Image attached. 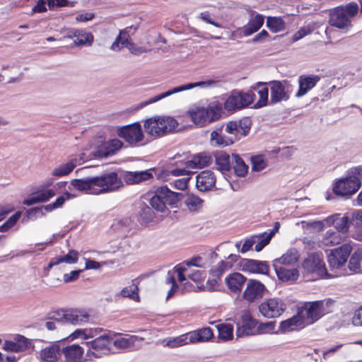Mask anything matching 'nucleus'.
<instances>
[{"label": "nucleus", "instance_id": "obj_1", "mask_svg": "<svg viewBox=\"0 0 362 362\" xmlns=\"http://www.w3.org/2000/svg\"><path fill=\"white\" fill-rule=\"evenodd\" d=\"M72 336L74 338L81 337L84 339L95 338L93 340L81 343L86 346V356L90 360L107 354L112 344V336L110 332L100 327L89 329H78L72 333Z\"/></svg>", "mask_w": 362, "mask_h": 362}, {"label": "nucleus", "instance_id": "obj_2", "mask_svg": "<svg viewBox=\"0 0 362 362\" xmlns=\"http://www.w3.org/2000/svg\"><path fill=\"white\" fill-rule=\"evenodd\" d=\"M223 112V105L218 100L209 103L206 107L194 106L189 108L187 115L197 125L203 127L218 120Z\"/></svg>", "mask_w": 362, "mask_h": 362}, {"label": "nucleus", "instance_id": "obj_3", "mask_svg": "<svg viewBox=\"0 0 362 362\" xmlns=\"http://www.w3.org/2000/svg\"><path fill=\"white\" fill-rule=\"evenodd\" d=\"M183 198L182 193L175 192L166 186H161L156 189L154 195L150 199V204L155 210L166 213L169 211L168 206L177 208Z\"/></svg>", "mask_w": 362, "mask_h": 362}, {"label": "nucleus", "instance_id": "obj_4", "mask_svg": "<svg viewBox=\"0 0 362 362\" xmlns=\"http://www.w3.org/2000/svg\"><path fill=\"white\" fill-rule=\"evenodd\" d=\"M177 126V121L169 116L151 117L144 122L145 131L154 137H160L173 132Z\"/></svg>", "mask_w": 362, "mask_h": 362}, {"label": "nucleus", "instance_id": "obj_5", "mask_svg": "<svg viewBox=\"0 0 362 362\" xmlns=\"http://www.w3.org/2000/svg\"><path fill=\"white\" fill-rule=\"evenodd\" d=\"M351 175L339 180L333 187V192L335 194L345 197L355 194L361 185V177H362V168L356 167L351 169Z\"/></svg>", "mask_w": 362, "mask_h": 362}, {"label": "nucleus", "instance_id": "obj_6", "mask_svg": "<svg viewBox=\"0 0 362 362\" xmlns=\"http://www.w3.org/2000/svg\"><path fill=\"white\" fill-rule=\"evenodd\" d=\"M90 315L85 310H57L49 314L48 319L54 320L58 323L72 325H82L89 322Z\"/></svg>", "mask_w": 362, "mask_h": 362}, {"label": "nucleus", "instance_id": "obj_7", "mask_svg": "<svg viewBox=\"0 0 362 362\" xmlns=\"http://www.w3.org/2000/svg\"><path fill=\"white\" fill-rule=\"evenodd\" d=\"M95 187V195L110 192L117 189L122 182L115 172L104 173L93 177Z\"/></svg>", "mask_w": 362, "mask_h": 362}, {"label": "nucleus", "instance_id": "obj_8", "mask_svg": "<svg viewBox=\"0 0 362 362\" xmlns=\"http://www.w3.org/2000/svg\"><path fill=\"white\" fill-rule=\"evenodd\" d=\"M218 85V81H215L214 79H209L206 81H197L194 83H189L186 84H183L177 87H175L170 90H168V91H165L164 93H162L160 94H158L151 98H150L148 100L145 102V105H149L151 103H154L156 102H158L166 97H168L173 94L180 93L181 91L187 90L192 89L194 88H200L202 89H207L211 88L216 87Z\"/></svg>", "mask_w": 362, "mask_h": 362}, {"label": "nucleus", "instance_id": "obj_9", "mask_svg": "<svg viewBox=\"0 0 362 362\" xmlns=\"http://www.w3.org/2000/svg\"><path fill=\"white\" fill-rule=\"evenodd\" d=\"M286 308L287 305L285 301L278 297L265 299L258 306L259 313L267 319L280 317Z\"/></svg>", "mask_w": 362, "mask_h": 362}, {"label": "nucleus", "instance_id": "obj_10", "mask_svg": "<svg viewBox=\"0 0 362 362\" xmlns=\"http://www.w3.org/2000/svg\"><path fill=\"white\" fill-rule=\"evenodd\" d=\"M137 230L136 223L130 216H123L113 219L110 231L119 238L132 236Z\"/></svg>", "mask_w": 362, "mask_h": 362}, {"label": "nucleus", "instance_id": "obj_11", "mask_svg": "<svg viewBox=\"0 0 362 362\" xmlns=\"http://www.w3.org/2000/svg\"><path fill=\"white\" fill-rule=\"evenodd\" d=\"M254 93L232 91L223 105L227 111H235L245 107L253 103Z\"/></svg>", "mask_w": 362, "mask_h": 362}, {"label": "nucleus", "instance_id": "obj_12", "mask_svg": "<svg viewBox=\"0 0 362 362\" xmlns=\"http://www.w3.org/2000/svg\"><path fill=\"white\" fill-rule=\"evenodd\" d=\"M352 249L350 244L346 243L331 250L327 255L329 267L332 269H339L343 267L346 263Z\"/></svg>", "mask_w": 362, "mask_h": 362}, {"label": "nucleus", "instance_id": "obj_13", "mask_svg": "<svg viewBox=\"0 0 362 362\" xmlns=\"http://www.w3.org/2000/svg\"><path fill=\"white\" fill-rule=\"evenodd\" d=\"M117 135L132 146H136L144 139V133L139 123L120 127L117 131Z\"/></svg>", "mask_w": 362, "mask_h": 362}, {"label": "nucleus", "instance_id": "obj_14", "mask_svg": "<svg viewBox=\"0 0 362 362\" xmlns=\"http://www.w3.org/2000/svg\"><path fill=\"white\" fill-rule=\"evenodd\" d=\"M267 291L265 285L261 281L250 279L246 283V286L243 292L242 298L249 303H252L261 299Z\"/></svg>", "mask_w": 362, "mask_h": 362}, {"label": "nucleus", "instance_id": "obj_15", "mask_svg": "<svg viewBox=\"0 0 362 362\" xmlns=\"http://www.w3.org/2000/svg\"><path fill=\"white\" fill-rule=\"evenodd\" d=\"M268 83L270 85V103L272 104H276L281 101L288 100L290 84L286 80L272 81Z\"/></svg>", "mask_w": 362, "mask_h": 362}, {"label": "nucleus", "instance_id": "obj_16", "mask_svg": "<svg viewBox=\"0 0 362 362\" xmlns=\"http://www.w3.org/2000/svg\"><path fill=\"white\" fill-rule=\"evenodd\" d=\"M241 270L245 273L269 275L270 267L267 261L243 259L240 262Z\"/></svg>", "mask_w": 362, "mask_h": 362}, {"label": "nucleus", "instance_id": "obj_17", "mask_svg": "<svg viewBox=\"0 0 362 362\" xmlns=\"http://www.w3.org/2000/svg\"><path fill=\"white\" fill-rule=\"evenodd\" d=\"M303 322V327L314 323L317 320V301L305 303L298 308L296 313Z\"/></svg>", "mask_w": 362, "mask_h": 362}, {"label": "nucleus", "instance_id": "obj_18", "mask_svg": "<svg viewBox=\"0 0 362 362\" xmlns=\"http://www.w3.org/2000/svg\"><path fill=\"white\" fill-rule=\"evenodd\" d=\"M143 339L142 337L136 335L119 336L115 339L112 338V344L119 349L135 351L141 348Z\"/></svg>", "mask_w": 362, "mask_h": 362}, {"label": "nucleus", "instance_id": "obj_19", "mask_svg": "<svg viewBox=\"0 0 362 362\" xmlns=\"http://www.w3.org/2000/svg\"><path fill=\"white\" fill-rule=\"evenodd\" d=\"M329 23L332 26L339 29H349L351 26V20L345 15L343 7H337L329 11Z\"/></svg>", "mask_w": 362, "mask_h": 362}, {"label": "nucleus", "instance_id": "obj_20", "mask_svg": "<svg viewBox=\"0 0 362 362\" xmlns=\"http://www.w3.org/2000/svg\"><path fill=\"white\" fill-rule=\"evenodd\" d=\"M123 143L118 139H110L100 144L95 155L100 158H107L115 155L122 146Z\"/></svg>", "mask_w": 362, "mask_h": 362}, {"label": "nucleus", "instance_id": "obj_21", "mask_svg": "<svg viewBox=\"0 0 362 362\" xmlns=\"http://www.w3.org/2000/svg\"><path fill=\"white\" fill-rule=\"evenodd\" d=\"M153 169L141 171H127L123 174V180L128 185L139 184L151 180L153 177Z\"/></svg>", "mask_w": 362, "mask_h": 362}, {"label": "nucleus", "instance_id": "obj_22", "mask_svg": "<svg viewBox=\"0 0 362 362\" xmlns=\"http://www.w3.org/2000/svg\"><path fill=\"white\" fill-rule=\"evenodd\" d=\"M216 178L211 170H204L197 175L196 186L199 191L206 192L215 186Z\"/></svg>", "mask_w": 362, "mask_h": 362}, {"label": "nucleus", "instance_id": "obj_23", "mask_svg": "<svg viewBox=\"0 0 362 362\" xmlns=\"http://www.w3.org/2000/svg\"><path fill=\"white\" fill-rule=\"evenodd\" d=\"M30 344L28 339L22 335H17L13 341H5L3 349L7 351L18 353L25 351Z\"/></svg>", "mask_w": 362, "mask_h": 362}, {"label": "nucleus", "instance_id": "obj_24", "mask_svg": "<svg viewBox=\"0 0 362 362\" xmlns=\"http://www.w3.org/2000/svg\"><path fill=\"white\" fill-rule=\"evenodd\" d=\"M278 279L283 282H295L299 277V271L296 268L287 269L281 265L273 263Z\"/></svg>", "mask_w": 362, "mask_h": 362}, {"label": "nucleus", "instance_id": "obj_25", "mask_svg": "<svg viewBox=\"0 0 362 362\" xmlns=\"http://www.w3.org/2000/svg\"><path fill=\"white\" fill-rule=\"evenodd\" d=\"M247 279L239 272H234L226 278V284L228 288L235 293H240Z\"/></svg>", "mask_w": 362, "mask_h": 362}, {"label": "nucleus", "instance_id": "obj_26", "mask_svg": "<svg viewBox=\"0 0 362 362\" xmlns=\"http://www.w3.org/2000/svg\"><path fill=\"white\" fill-rule=\"evenodd\" d=\"M85 349L78 344H71L64 347L62 353L65 362H81Z\"/></svg>", "mask_w": 362, "mask_h": 362}, {"label": "nucleus", "instance_id": "obj_27", "mask_svg": "<svg viewBox=\"0 0 362 362\" xmlns=\"http://www.w3.org/2000/svg\"><path fill=\"white\" fill-rule=\"evenodd\" d=\"M213 160L211 155L206 152L195 155L190 160H187V168L195 171L197 169L203 168L209 166Z\"/></svg>", "mask_w": 362, "mask_h": 362}, {"label": "nucleus", "instance_id": "obj_28", "mask_svg": "<svg viewBox=\"0 0 362 362\" xmlns=\"http://www.w3.org/2000/svg\"><path fill=\"white\" fill-rule=\"evenodd\" d=\"M55 194L54 190L45 189L36 192L30 197L23 200V204L27 206H32L37 203L46 202Z\"/></svg>", "mask_w": 362, "mask_h": 362}, {"label": "nucleus", "instance_id": "obj_29", "mask_svg": "<svg viewBox=\"0 0 362 362\" xmlns=\"http://www.w3.org/2000/svg\"><path fill=\"white\" fill-rule=\"evenodd\" d=\"M69 37L74 40L75 44L90 45L93 41V36L90 33L82 29H71L68 33Z\"/></svg>", "mask_w": 362, "mask_h": 362}, {"label": "nucleus", "instance_id": "obj_30", "mask_svg": "<svg viewBox=\"0 0 362 362\" xmlns=\"http://www.w3.org/2000/svg\"><path fill=\"white\" fill-rule=\"evenodd\" d=\"M62 353L60 346L57 344H51L42 349L40 353V358L45 362H55Z\"/></svg>", "mask_w": 362, "mask_h": 362}, {"label": "nucleus", "instance_id": "obj_31", "mask_svg": "<svg viewBox=\"0 0 362 362\" xmlns=\"http://www.w3.org/2000/svg\"><path fill=\"white\" fill-rule=\"evenodd\" d=\"M303 327V322L300 320L298 315L296 314L292 317L283 320L280 322L279 332L281 333H286L298 330Z\"/></svg>", "mask_w": 362, "mask_h": 362}, {"label": "nucleus", "instance_id": "obj_32", "mask_svg": "<svg viewBox=\"0 0 362 362\" xmlns=\"http://www.w3.org/2000/svg\"><path fill=\"white\" fill-rule=\"evenodd\" d=\"M78 259V252L74 250H70L69 252L64 255L53 257L47 265V269H50L52 267L58 265L61 263L69 264H75Z\"/></svg>", "mask_w": 362, "mask_h": 362}, {"label": "nucleus", "instance_id": "obj_33", "mask_svg": "<svg viewBox=\"0 0 362 362\" xmlns=\"http://www.w3.org/2000/svg\"><path fill=\"white\" fill-rule=\"evenodd\" d=\"M191 344L205 342L209 341L214 336V332L210 327H203L188 333Z\"/></svg>", "mask_w": 362, "mask_h": 362}, {"label": "nucleus", "instance_id": "obj_34", "mask_svg": "<svg viewBox=\"0 0 362 362\" xmlns=\"http://www.w3.org/2000/svg\"><path fill=\"white\" fill-rule=\"evenodd\" d=\"M300 258V252L295 247H291L284 253L279 258L274 260V263L281 265H293Z\"/></svg>", "mask_w": 362, "mask_h": 362}, {"label": "nucleus", "instance_id": "obj_35", "mask_svg": "<svg viewBox=\"0 0 362 362\" xmlns=\"http://www.w3.org/2000/svg\"><path fill=\"white\" fill-rule=\"evenodd\" d=\"M317 76H308L301 75L298 78L299 88L296 96L300 98L305 95L316 84Z\"/></svg>", "mask_w": 362, "mask_h": 362}, {"label": "nucleus", "instance_id": "obj_36", "mask_svg": "<svg viewBox=\"0 0 362 362\" xmlns=\"http://www.w3.org/2000/svg\"><path fill=\"white\" fill-rule=\"evenodd\" d=\"M70 185L76 189L86 192L87 194L95 195V187L93 177L83 179H74L71 180Z\"/></svg>", "mask_w": 362, "mask_h": 362}, {"label": "nucleus", "instance_id": "obj_37", "mask_svg": "<svg viewBox=\"0 0 362 362\" xmlns=\"http://www.w3.org/2000/svg\"><path fill=\"white\" fill-rule=\"evenodd\" d=\"M216 169L222 173L228 172L230 169L232 160L230 155L223 151H216L214 153Z\"/></svg>", "mask_w": 362, "mask_h": 362}, {"label": "nucleus", "instance_id": "obj_38", "mask_svg": "<svg viewBox=\"0 0 362 362\" xmlns=\"http://www.w3.org/2000/svg\"><path fill=\"white\" fill-rule=\"evenodd\" d=\"M264 22V16L262 14L257 13L248 21L247 24L243 27V35L245 36H250L257 32L263 25Z\"/></svg>", "mask_w": 362, "mask_h": 362}, {"label": "nucleus", "instance_id": "obj_39", "mask_svg": "<svg viewBox=\"0 0 362 362\" xmlns=\"http://www.w3.org/2000/svg\"><path fill=\"white\" fill-rule=\"evenodd\" d=\"M191 344L189 334H184L176 337H169L163 340V344L169 348H177Z\"/></svg>", "mask_w": 362, "mask_h": 362}, {"label": "nucleus", "instance_id": "obj_40", "mask_svg": "<svg viewBox=\"0 0 362 362\" xmlns=\"http://www.w3.org/2000/svg\"><path fill=\"white\" fill-rule=\"evenodd\" d=\"M76 166L75 159H71L66 163H62L56 167L52 173V175L57 177H61L69 175Z\"/></svg>", "mask_w": 362, "mask_h": 362}, {"label": "nucleus", "instance_id": "obj_41", "mask_svg": "<svg viewBox=\"0 0 362 362\" xmlns=\"http://www.w3.org/2000/svg\"><path fill=\"white\" fill-rule=\"evenodd\" d=\"M232 138L227 137L218 131H213L211 133V144L214 146L224 147L233 144Z\"/></svg>", "mask_w": 362, "mask_h": 362}, {"label": "nucleus", "instance_id": "obj_42", "mask_svg": "<svg viewBox=\"0 0 362 362\" xmlns=\"http://www.w3.org/2000/svg\"><path fill=\"white\" fill-rule=\"evenodd\" d=\"M302 267L306 274L317 272V252H310L302 262Z\"/></svg>", "mask_w": 362, "mask_h": 362}, {"label": "nucleus", "instance_id": "obj_43", "mask_svg": "<svg viewBox=\"0 0 362 362\" xmlns=\"http://www.w3.org/2000/svg\"><path fill=\"white\" fill-rule=\"evenodd\" d=\"M231 159L235 175L238 177H244L247 174L248 170V167L244 160L235 153L232 154Z\"/></svg>", "mask_w": 362, "mask_h": 362}, {"label": "nucleus", "instance_id": "obj_44", "mask_svg": "<svg viewBox=\"0 0 362 362\" xmlns=\"http://www.w3.org/2000/svg\"><path fill=\"white\" fill-rule=\"evenodd\" d=\"M184 203L191 212L199 211L203 206V200L194 194H187L184 200Z\"/></svg>", "mask_w": 362, "mask_h": 362}, {"label": "nucleus", "instance_id": "obj_45", "mask_svg": "<svg viewBox=\"0 0 362 362\" xmlns=\"http://www.w3.org/2000/svg\"><path fill=\"white\" fill-rule=\"evenodd\" d=\"M342 238L338 232L329 230L322 237L321 244L325 246H333L341 243Z\"/></svg>", "mask_w": 362, "mask_h": 362}, {"label": "nucleus", "instance_id": "obj_46", "mask_svg": "<svg viewBox=\"0 0 362 362\" xmlns=\"http://www.w3.org/2000/svg\"><path fill=\"white\" fill-rule=\"evenodd\" d=\"M266 25L272 33H278L285 29V22L281 17L268 16Z\"/></svg>", "mask_w": 362, "mask_h": 362}, {"label": "nucleus", "instance_id": "obj_47", "mask_svg": "<svg viewBox=\"0 0 362 362\" xmlns=\"http://www.w3.org/2000/svg\"><path fill=\"white\" fill-rule=\"evenodd\" d=\"M218 332V338L223 341H228L233 339V326L229 323H221L216 325Z\"/></svg>", "mask_w": 362, "mask_h": 362}, {"label": "nucleus", "instance_id": "obj_48", "mask_svg": "<svg viewBox=\"0 0 362 362\" xmlns=\"http://www.w3.org/2000/svg\"><path fill=\"white\" fill-rule=\"evenodd\" d=\"M351 226V221L349 218V214H346L343 216L337 214V217L335 221V228L337 230V232H342L344 233L348 232L349 228Z\"/></svg>", "mask_w": 362, "mask_h": 362}, {"label": "nucleus", "instance_id": "obj_49", "mask_svg": "<svg viewBox=\"0 0 362 362\" xmlns=\"http://www.w3.org/2000/svg\"><path fill=\"white\" fill-rule=\"evenodd\" d=\"M335 301L332 298L318 300V320L333 311Z\"/></svg>", "mask_w": 362, "mask_h": 362}, {"label": "nucleus", "instance_id": "obj_50", "mask_svg": "<svg viewBox=\"0 0 362 362\" xmlns=\"http://www.w3.org/2000/svg\"><path fill=\"white\" fill-rule=\"evenodd\" d=\"M123 240L120 242L119 249L125 255L131 254L134 250L138 248L139 244L135 241L132 236L128 238H122Z\"/></svg>", "mask_w": 362, "mask_h": 362}, {"label": "nucleus", "instance_id": "obj_51", "mask_svg": "<svg viewBox=\"0 0 362 362\" xmlns=\"http://www.w3.org/2000/svg\"><path fill=\"white\" fill-rule=\"evenodd\" d=\"M362 262V251L357 250L354 251L349 262V269L354 272H359L361 263Z\"/></svg>", "mask_w": 362, "mask_h": 362}, {"label": "nucleus", "instance_id": "obj_52", "mask_svg": "<svg viewBox=\"0 0 362 362\" xmlns=\"http://www.w3.org/2000/svg\"><path fill=\"white\" fill-rule=\"evenodd\" d=\"M129 40L128 35L119 33L110 49L113 52H119L123 47H127Z\"/></svg>", "mask_w": 362, "mask_h": 362}, {"label": "nucleus", "instance_id": "obj_53", "mask_svg": "<svg viewBox=\"0 0 362 362\" xmlns=\"http://www.w3.org/2000/svg\"><path fill=\"white\" fill-rule=\"evenodd\" d=\"M137 279L132 280V284L124 288L121 291V295L125 298H130L133 300L139 299Z\"/></svg>", "mask_w": 362, "mask_h": 362}, {"label": "nucleus", "instance_id": "obj_54", "mask_svg": "<svg viewBox=\"0 0 362 362\" xmlns=\"http://www.w3.org/2000/svg\"><path fill=\"white\" fill-rule=\"evenodd\" d=\"M230 267L231 264L229 262L221 260L215 267L211 269L210 274L212 277L220 279L225 271Z\"/></svg>", "mask_w": 362, "mask_h": 362}, {"label": "nucleus", "instance_id": "obj_55", "mask_svg": "<svg viewBox=\"0 0 362 362\" xmlns=\"http://www.w3.org/2000/svg\"><path fill=\"white\" fill-rule=\"evenodd\" d=\"M297 225H301L305 234H315L317 233V220H303L298 222Z\"/></svg>", "mask_w": 362, "mask_h": 362}, {"label": "nucleus", "instance_id": "obj_56", "mask_svg": "<svg viewBox=\"0 0 362 362\" xmlns=\"http://www.w3.org/2000/svg\"><path fill=\"white\" fill-rule=\"evenodd\" d=\"M258 237V240L256 242L255 250L256 252H260L266 247L271 241L272 237L267 233L264 232L259 234L254 235Z\"/></svg>", "mask_w": 362, "mask_h": 362}, {"label": "nucleus", "instance_id": "obj_57", "mask_svg": "<svg viewBox=\"0 0 362 362\" xmlns=\"http://www.w3.org/2000/svg\"><path fill=\"white\" fill-rule=\"evenodd\" d=\"M165 283L170 284L171 287L168 293L166 298L168 299L173 296V294L178 291V285L176 283L175 276L173 271H168L165 279Z\"/></svg>", "mask_w": 362, "mask_h": 362}, {"label": "nucleus", "instance_id": "obj_58", "mask_svg": "<svg viewBox=\"0 0 362 362\" xmlns=\"http://www.w3.org/2000/svg\"><path fill=\"white\" fill-rule=\"evenodd\" d=\"M152 208V206L150 207L146 204L140 205L139 216L146 223H148L153 219L154 212Z\"/></svg>", "mask_w": 362, "mask_h": 362}, {"label": "nucleus", "instance_id": "obj_59", "mask_svg": "<svg viewBox=\"0 0 362 362\" xmlns=\"http://www.w3.org/2000/svg\"><path fill=\"white\" fill-rule=\"evenodd\" d=\"M303 244V252L308 254V255L312 252H317V241L316 238L313 237H304L302 239Z\"/></svg>", "mask_w": 362, "mask_h": 362}, {"label": "nucleus", "instance_id": "obj_60", "mask_svg": "<svg viewBox=\"0 0 362 362\" xmlns=\"http://www.w3.org/2000/svg\"><path fill=\"white\" fill-rule=\"evenodd\" d=\"M252 170L253 171L259 172L264 170L267 165V160L261 155L252 156L251 158Z\"/></svg>", "mask_w": 362, "mask_h": 362}, {"label": "nucleus", "instance_id": "obj_61", "mask_svg": "<svg viewBox=\"0 0 362 362\" xmlns=\"http://www.w3.org/2000/svg\"><path fill=\"white\" fill-rule=\"evenodd\" d=\"M238 134L245 136L251 128V122L248 118H244L238 122Z\"/></svg>", "mask_w": 362, "mask_h": 362}, {"label": "nucleus", "instance_id": "obj_62", "mask_svg": "<svg viewBox=\"0 0 362 362\" xmlns=\"http://www.w3.org/2000/svg\"><path fill=\"white\" fill-rule=\"evenodd\" d=\"M258 94L259 99L254 105L255 108H260L267 105L268 102L269 90L267 87H264L258 90Z\"/></svg>", "mask_w": 362, "mask_h": 362}, {"label": "nucleus", "instance_id": "obj_63", "mask_svg": "<svg viewBox=\"0 0 362 362\" xmlns=\"http://www.w3.org/2000/svg\"><path fill=\"white\" fill-rule=\"evenodd\" d=\"M351 226L359 228L362 226V210H356L349 214Z\"/></svg>", "mask_w": 362, "mask_h": 362}, {"label": "nucleus", "instance_id": "obj_64", "mask_svg": "<svg viewBox=\"0 0 362 362\" xmlns=\"http://www.w3.org/2000/svg\"><path fill=\"white\" fill-rule=\"evenodd\" d=\"M257 240L258 237L254 236V235L250 238H246L243 244L241 249L240 250V252L243 254L250 251L252 249L253 245L255 244Z\"/></svg>", "mask_w": 362, "mask_h": 362}]
</instances>
